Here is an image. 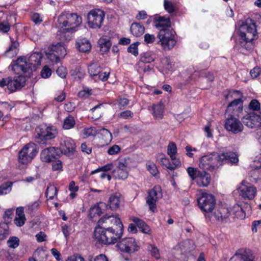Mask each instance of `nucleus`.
Listing matches in <instances>:
<instances>
[{"mask_svg":"<svg viewBox=\"0 0 261 261\" xmlns=\"http://www.w3.org/2000/svg\"><path fill=\"white\" fill-rule=\"evenodd\" d=\"M238 162V155L236 152H213L202 156L199 160V166L204 170L214 171L223 164L229 163L237 164Z\"/></svg>","mask_w":261,"mask_h":261,"instance_id":"nucleus-1","label":"nucleus"},{"mask_svg":"<svg viewBox=\"0 0 261 261\" xmlns=\"http://www.w3.org/2000/svg\"><path fill=\"white\" fill-rule=\"evenodd\" d=\"M82 22V17L76 13L68 12H62L58 19L57 27L59 28L58 36L61 40L69 41L72 34Z\"/></svg>","mask_w":261,"mask_h":261,"instance_id":"nucleus-2","label":"nucleus"},{"mask_svg":"<svg viewBox=\"0 0 261 261\" xmlns=\"http://www.w3.org/2000/svg\"><path fill=\"white\" fill-rule=\"evenodd\" d=\"M239 31L241 40L236 47H238L240 52L244 54V50L248 51L253 48L252 41L258 37L254 20L250 18L247 19L240 26Z\"/></svg>","mask_w":261,"mask_h":261,"instance_id":"nucleus-3","label":"nucleus"},{"mask_svg":"<svg viewBox=\"0 0 261 261\" xmlns=\"http://www.w3.org/2000/svg\"><path fill=\"white\" fill-rule=\"evenodd\" d=\"M42 56L40 52H35L27 58L20 57L17 59L12 65V69L16 74L24 73L30 75L33 69L41 64Z\"/></svg>","mask_w":261,"mask_h":261,"instance_id":"nucleus-4","label":"nucleus"},{"mask_svg":"<svg viewBox=\"0 0 261 261\" xmlns=\"http://www.w3.org/2000/svg\"><path fill=\"white\" fill-rule=\"evenodd\" d=\"M122 233L123 228L96 226L94 236L95 239L100 243L111 244L115 243L121 237Z\"/></svg>","mask_w":261,"mask_h":261,"instance_id":"nucleus-5","label":"nucleus"},{"mask_svg":"<svg viewBox=\"0 0 261 261\" xmlns=\"http://www.w3.org/2000/svg\"><path fill=\"white\" fill-rule=\"evenodd\" d=\"M58 134L57 129L54 126H39L35 129V141L40 144H44L46 142L54 139Z\"/></svg>","mask_w":261,"mask_h":261,"instance_id":"nucleus-6","label":"nucleus"},{"mask_svg":"<svg viewBox=\"0 0 261 261\" xmlns=\"http://www.w3.org/2000/svg\"><path fill=\"white\" fill-rule=\"evenodd\" d=\"M158 37L161 44L164 49H171L176 43L175 32L171 28L160 30Z\"/></svg>","mask_w":261,"mask_h":261,"instance_id":"nucleus-7","label":"nucleus"},{"mask_svg":"<svg viewBox=\"0 0 261 261\" xmlns=\"http://www.w3.org/2000/svg\"><path fill=\"white\" fill-rule=\"evenodd\" d=\"M198 205L200 209L205 213L211 212L214 208L216 201L215 196L212 194L201 193L197 199Z\"/></svg>","mask_w":261,"mask_h":261,"instance_id":"nucleus-8","label":"nucleus"},{"mask_svg":"<svg viewBox=\"0 0 261 261\" xmlns=\"http://www.w3.org/2000/svg\"><path fill=\"white\" fill-rule=\"evenodd\" d=\"M18 74L19 75L14 77L13 80L10 77L4 78L3 84H1V85L4 87L7 86L11 92H14L20 89L24 86L26 81L25 76L29 75H25L24 73Z\"/></svg>","mask_w":261,"mask_h":261,"instance_id":"nucleus-9","label":"nucleus"},{"mask_svg":"<svg viewBox=\"0 0 261 261\" xmlns=\"http://www.w3.org/2000/svg\"><path fill=\"white\" fill-rule=\"evenodd\" d=\"M37 152L36 146L34 143L27 144L19 152V162L23 164H27L32 161Z\"/></svg>","mask_w":261,"mask_h":261,"instance_id":"nucleus-10","label":"nucleus"},{"mask_svg":"<svg viewBox=\"0 0 261 261\" xmlns=\"http://www.w3.org/2000/svg\"><path fill=\"white\" fill-rule=\"evenodd\" d=\"M226 119L225 121V129L233 134H238L243 130V125L237 116L231 114H226Z\"/></svg>","mask_w":261,"mask_h":261,"instance_id":"nucleus-11","label":"nucleus"},{"mask_svg":"<svg viewBox=\"0 0 261 261\" xmlns=\"http://www.w3.org/2000/svg\"><path fill=\"white\" fill-rule=\"evenodd\" d=\"M105 18V13L100 9L92 10L88 15V23L90 28L99 29L101 27Z\"/></svg>","mask_w":261,"mask_h":261,"instance_id":"nucleus-12","label":"nucleus"},{"mask_svg":"<svg viewBox=\"0 0 261 261\" xmlns=\"http://www.w3.org/2000/svg\"><path fill=\"white\" fill-rule=\"evenodd\" d=\"M162 190L159 186H155L149 190L146 198V202L149 210L154 212L156 210L157 201L162 198Z\"/></svg>","mask_w":261,"mask_h":261,"instance_id":"nucleus-13","label":"nucleus"},{"mask_svg":"<svg viewBox=\"0 0 261 261\" xmlns=\"http://www.w3.org/2000/svg\"><path fill=\"white\" fill-rule=\"evenodd\" d=\"M97 226H103L105 228L108 227L123 228V224L120 218L116 216L106 215L99 219Z\"/></svg>","mask_w":261,"mask_h":261,"instance_id":"nucleus-14","label":"nucleus"},{"mask_svg":"<svg viewBox=\"0 0 261 261\" xmlns=\"http://www.w3.org/2000/svg\"><path fill=\"white\" fill-rule=\"evenodd\" d=\"M117 246L121 251L130 253L137 251L139 249L137 242L133 238H124L118 243Z\"/></svg>","mask_w":261,"mask_h":261,"instance_id":"nucleus-15","label":"nucleus"},{"mask_svg":"<svg viewBox=\"0 0 261 261\" xmlns=\"http://www.w3.org/2000/svg\"><path fill=\"white\" fill-rule=\"evenodd\" d=\"M239 194L244 199H252L256 193V189L249 182L243 181L238 188Z\"/></svg>","mask_w":261,"mask_h":261,"instance_id":"nucleus-16","label":"nucleus"},{"mask_svg":"<svg viewBox=\"0 0 261 261\" xmlns=\"http://www.w3.org/2000/svg\"><path fill=\"white\" fill-rule=\"evenodd\" d=\"M242 121L248 127H259L261 126V116L254 112H251L245 115L242 118Z\"/></svg>","mask_w":261,"mask_h":261,"instance_id":"nucleus-17","label":"nucleus"},{"mask_svg":"<svg viewBox=\"0 0 261 261\" xmlns=\"http://www.w3.org/2000/svg\"><path fill=\"white\" fill-rule=\"evenodd\" d=\"M88 72L91 77L95 80H100L102 81L107 80L109 72H102L100 66L97 63H92L88 67Z\"/></svg>","mask_w":261,"mask_h":261,"instance_id":"nucleus-18","label":"nucleus"},{"mask_svg":"<svg viewBox=\"0 0 261 261\" xmlns=\"http://www.w3.org/2000/svg\"><path fill=\"white\" fill-rule=\"evenodd\" d=\"M60 148L63 153L70 156L75 151V144L71 138L64 137L61 139Z\"/></svg>","mask_w":261,"mask_h":261,"instance_id":"nucleus-19","label":"nucleus"},{"mask_svg":"<svg viewBox=\"0 0 261 261\" xmlns=\"http://www.w3.org/2000/svg\"><path fill=\"white\" fill-rule=\"evenodd\" d=\"M59 150L54 147H50L44 149L40 154L42 161L44 162H51L59 155Z\"/></svg>","mask_w":261,"mask_h":261,"instance_id":"nucleus-20","label":"nucleus"},{"mask_svg":"<svg viewBox=\"0 0 261 261\" xmlns=\"http://www.w3.org/2000/svg\"><path fill=\"white\" fill-rule=\"evenodd\" d=\"M115 176L118 179H125L128 175V163L125 159L118 162L117 169L115 172Z\"/></svg>","mask_w":261,"mask_h":261,"instance_id":"nucleus-21","label":"nucleus"},{"mask_svg":"<svg viewBox=\"0 0 261 261\" xmlns=\"http://www.w3.org/2000/svg\"><path fill=\"white\" fill-rule=\"evenodd\" d=\"M230 261H254V256L249 250L241 249L235 253Z\"/></svg>","mask_w":261,"mask_h":261,"instance_id":"nucleus-22","label":"nucleus"},{"mask_svg":"<svg viewBox=\"0 0 261 261\" xmlns=\"http://www.w3.org/2000/svg\"><path fill=\"white\" fill-rule=\"evenodd\" d=\"M230 212L227 208L220 207L215 210L212 216L216 220L221 222H226L228 220Z\"/></svg>","mask_w":261,"mask_h":261,"instance_id":"nucleus-23","label":"nucleus"},{"mask_svg":"<svg viewBox=\"0 0 261 261\" xmlns=\"http://www.w3.org/2000/svg\"><path fill=\"white\" fill-rule=\"evenodd\" d=\"M243 108V101L237 102L232 101L227 106L226 110V114H232L239 117L242 113Z\"/></svg>","mask_w":261,"mask_h":261,"instance_id":"nucleus-24","label":"nucleus"},{"mask_svg":"<svg viewBox=\"0 0 261 261\" xmlns=\"http://www.w3.org/2000/svg\"><path fill=\"white\" fill-rule=\"evenodd\" d=\"M197 176L195 179V181L199 187H207L211 181L210 175L205 171H200L197 173Z\"/></svg>","mask_w":261,"mask_h":261,"instance_id":"nucleus-25","label":"nucleus"},{"mask_svg":"<svg viewBox=\"0 0 261 261\" xmlns=\"http://www.w3.org/2000/svg\"><path fill=\"white\" fill-rule=\"evenodd\" d=\"M173 66V61L169 57H165L161 61L159 70L163 74H168L172 71Z\"/></svg>","mask_w":261,"mask_h":261,"instance_id":"nucleus-26","label":"nucleus"},{"mask_svg":"<svg viewBox=\"0 0 261 261\" xmlns=\"http://www.w3.org/2000/svg\"><path fill=\"white\" fill-rule=\"evenodd\" d=\"M121 196V195L119 193H115L110 197L108 201V206L111 210H117L119 208Z\"/></svg>","mask_w":261,"mask_h":261,"instance_id":"nucleus-27","label":"nucleus"},{"mask_svg":"<svg viewBox=\"0 0 261 261\" xmlns=\"http://www.w3.org/2000/svg\"><path fill=\"white\" fill-rule=\"evenodd\" d=\"M131 220L135 223L142 232L148 234L151 233V229L144 221L135 217H132Z\"/></svg>","mask_w":261,"mask_h":261,"instance_id":"nucleus-28","label":"nucleus"},{"mask_svg":"<svg viewBox=\"0 0 261 261\" xmlns=\"http://www.w3.org/2000/svg\"><path fill=\"white\" fill-rule=\"evenodd\" d=\"M76 46L80 51L84 53L89 51L91 47L89 41L85 38L77 39Z\"/></svg>","mask_w":261,"mask_h":261,"instance_id":"nucleus-29","label":"nucleus"},{"mask_svg":"<svg viewBox=\"0 0 261 261\" xmlns=\"http://www.w3.org/2000/svg\"><path fill=\"white\" fill-rule=\"evenodd\" d=\"M243 95L242 93L239 90H232L228 92V93L225 96V98L227 100L232 99V101L236 102L243 101Z\"/></svg>","mask_w":261,"mask_h":261,"instance_id":"nucleus-30","label":"nucleus"},{"mask_svg":"<svg viewBox=\"0 0 261 261\" xmlns=\"http://www.w3.org/2000/svg\"><path fill=\"white\" fill-rule=\"evenodd\" d=\"M50 48V51L55 52L60 57H64L66 55V47L61 42L53 44Z\"/></svg>","mask_w":261,"mask_h":261,"instance_id":"nucleus-31","label":"nucleus"},{"mask_svg":"<svg viewBox=\"0 0 261 261\" xmlns=\"http://www.w3.org/2000/svg\"><path fill=\"white\" fill-rule=\"evenodd\" d=\"M130 31L133 35L139 37L144 33L145 28L139 23L134 22L132 24Z\"/></svg>","mask_w":261,"mask_h":261,"instance_id":"nucleus-32","label":"nucleus"},{"mask_svg":"<svg viewBox=\"0 0 261 261\" xmlns=\"http://www.w3.org/2000/svg\"><path fill=\"white\" fill-rule=\"evenodd\" d=\"M152 114L156 119H161L163 117L164 106L162 103L160 102L156 105H153L152 107Z\"/></svg>","mask_w":261,"mask_h":261,"instance_id":"nucleus-33","label":"nucleus"},{"mask_svg":"<svg viewBox=\"0 0 261 261\" xmlns=\"http://www.w3.org/2000/svg\"><path fill=\"white\" fill-rule=\"evenodd\" d=\"M103 205V204L101 203L90 208L89 215L93 221H96L95 218L98 217L103 213L101 208Z\"/></svg>","mask_w":261,"mask_h":261,"instance_id":"nucleus-34","label":"nucleus"},{"mask_svg":"<svg viewBox=\"0 0 261 261\" xmlns=\"http://www.w3.org/2000/svg\"><path fill=\"white\" fill-rule=\"evenodd\" d=\"M155 25L160 31L162 29L170 28L171 22L169 18L159 17Z\"/></svg>","mask_w":261,"mask_h":261,"instance_id":"nucleus-35","label":"nucleus"},{"mask_svg":"<svg viewBox=\"0 0 261 261\" xmlns=\"http://www.w3.org/2000/svg\"><path fill=\"white\" fill-rule=\"evenodd\" d=\"M98 133L100 135V138L103 141V143L108 144L111 141L112 135L107 129L105 128L100 129Z\"/></svg>","mask_w":261,"mask_h":261,"instance_id":"nucleus-36","label":"nucleus"},{"mask_svg":"<svg viewBox=\"0 0 261 261\" xmlns=\"http://www.w3.org/2000/svg\"><path fill=\"white\" fill-rule=\"evenodd\" d=\"M18 44L19 43L17 41L12 42L11 45L6 50L5 53V56L10 58L15 56L17 54V48Z\"/></svg>","mask_w":261,"mask_h":261,"instance_id":"nucleus-37","label":"nucleus"},{"mask_svg":"<svg viewBox=\"0 0 261 261\" xmlns=\"http://www.w3.org/2000/svg\"><path fill=\"white\" fill-rule=\"evenodd\" d=\"M250 180L251 182H257L261 179V166L252 169L249 173Z\"/></svg>","mask_w":261,"mask_h":261,"instance_id":"nucleus-38","label":"nucleus"},{"mask_svg":"<svg viewBox=\"0 0 261 261\" xmlns=\"http://www.w3.org/2000/svg\"><path fill=\"white\" fill-rule=\"evenodd\" d=\"M100 51L103 54L109 51L111 43L108 39L100 38L98 41Z\"/></svg>","mask_w":261,"mask_h":261,"instance_id":"nucleus-39","label":"nucleus"},{"mask_svg":"<svg viewBox=\"0 0 261 261\" xmlns=\"http://www.w3.org/2000/svg\"><path fill=\"white\" fill-rule=\"evenodd\" d=\"M58 189L53 185H49L46 190L45 194L47 198L53 199L57 195Z\"/></svg>","mask_w":261,"mask_h":261,"instance_id":"nucleus-40","label":"nucleus"},{"mask_svg":"<svg viewBox=\"0 0 261 261\" xmlns=\"http://www.w3.org/2000/svg\"><path fill=\"white\" fill-rule=\"evenodd\" d=\"M9 234V227L7 223H0V240L5 239Z\"/></svg>","mask_w":261,"mask_h":261,"instance_id":"nucleus-41","label":"nucleus"},{"mask_svg":"<svg viewBox=\"0 0 261 261\" xmlns=\"http://www.w3.org/2000/svg\"><path fill=\"white\" fill-rule=\"evenodd\" d=\"M232 212L234 213V216L238 219H243L245 217V213L242 207L239 205H235Z\"/></svg>","mask_w":261,"mask_h":261,"instance_id":"nucleus-42","label":"nucleus"},{"mask_svg":"<svg viewBox=\"0 0 261 261\" xmlns=\"http://www.w3.org/2000/svg\"><path fill=\"white\" fill-rule=\"evenodd\" d=\"M155 59V56L151 52H146L141 55V61L144 63L153 62Z\"/></svg>","mask_w":261,"mask_h":261,"instance_id":"nucleus-43","label":"nucleus"},{"mask_svg":"<svg viewBox=\"0 0 261 261\" xmlns=\"http://www.w3.org/2000/svg\"><path fill=\"white\" fill-rule=\"evenodd\" d=\"M164 7L165 10L169 13H173L177 10L176 4L168 0H164Z\"/></svg>","mask_w":261,"mask_h":261,"instance_id":"nucleus-44","label":"nucleus"},{"mask_svg":"<svg viewBox=\"0 0 261 261\" xmlns=\"http://www.w3.org/2000/svg\"><path fill=\"white\" fill-rule=\"evenodd\" d=\"M167 153L171 160L175 159V155L177 153V148L175 143L171 142L169 143L167 147Z\"/></svg>","mask_w":261,"mask_h":261,"instance_id":"nucleus-45","label":"nucleus"},{"mask_svg":"<svg viewBox=\"0 0 261 261\" xmlns=\"http://www.w3.org/2000/svg\"><path fill=\"white\" fill-rule=\"evenodd\" d=\"M75 124L74 118L71 116H68L64 121L63 127L65 129H69L72 128Z\"/></svg>","mask_w":261,"mask_h":261,"instance_id":"nucleus-46","label":"nucleus"},{"mask_svg":"<svg viewBox=\"0 0 261 261\" xmlns=\"http://www.w3.org/2000/svg\"><path fill=\"white\" fill-rule=\"evenodd\" d=\"M129 100L126 98H119L114 101V105L117 106L120 109H123L128 105Z\"/></svg>","mask_w":261,"mask_h":261,"instance_id":"nucleus-47","label":"nucleus"},{"mask_svg":"<svg viewBox=\"0 0 261 261\" xmlns=\"http://www.w3.org/2000/svg\"><path fill=\"white\" fill-rule=\"evenodd\" d=\"M12 183L7 182L0 186V195L7 194L11 191Z\"/></svg>","mask_w":261,"mask_h":261,"instance_id":"nucleus-48","label":"nucleus"},{"mask_svg":"<svg viewBox=\"0 0 261 261\" xmlns=\"http://www.w3.org/2000/svg\"><path fill=\"white\" fill-rule=\"evenodd\" d=\"M8 246L11 248H17L19 244V239L16 237H11L7 241Z\"/></svg>","mask_w":261,"mask_h":261,"instance_id":"nucleus-49","label":"nucleus"},{"mask_svg":"<svg viewBox=\"0 0 261 261\" xmlns=\"http://www.w3.org/2000/svg\"><path fill=\"white\" fill-rule=\"evenodd\" d=\"M102 106V104L98 105L93 108L91 109L90 111L93 113L92 118L94 119H97L100 118L101 116V111H99L98 109Z\"/></svg>","mask_w":261,"mask_h":261,"instance_id":"nucleus-50","label":"nucleus"},{"mask_svg":"<svg viewBox=\"0 0 261 261\" xmlns=\"http://www.w3.org/2000/svg\"><path fill=\"white\" fill-rule=\"evenodd\" d=\"M148 250L152 256L154 257L156 259L160 258V254L157 247L153 245H149L148 246Z\"/></svg>","mask_w":261,"mask_h":261,"instance_id":"nucleus-51","label":"nucleus"},{"mask_svg":"<svg viewBox=\"0 0 261 261\" xmlns=\"http://www.w3.org/2000/svg\"><path fill=\"white\" fill-rule=\"evenodd\" d=\"M138 45L139 42H135L131 44L127 48L128 52L131 53L135 56H137L138 55Z\"/></svg>","mask_w":261,"mask_h":261,"instance_id":"nucleus-52","label":"nucleus"},{"mask_svg":"<svg viewBox=\"0 0 261 261\" xmlns=\"http://www.w3.org/2000/svg\"><path fill=\"white\" fill-rule=\"evenodd\" d=\"M96 134L95 128L92 127L86 128L83 130V134L85 138L94 136Z\"/></svg>","mask_w":261,"mask_h":261,"instance_id":"nucleus-53","label":"nucleus"},{"mask_svg":"<svg viewBox=\"0 0 261 261\" xmlns=\"http://www.w3.org/2000/svg\"><path fill=\"white\" fill-rule=\"evenodd\" d=\"M187 171L192 180H195L198 174L197 173H199L200 171L191 167H188Z\"/></svg>","mask_w":261,"mask_h":261,"instance_id":"nucleus-54","label":"nucleus"},{"mask_svg":"<svg viewBox=\"0 0 261 261\" xmlns=\"http://www.w3.org/2000/svg\"><path fill=\"white\" fill-rule=\"evenodd\" d=\"M10 29V24L8 21H3L0 22V32L7 33Z\"/></svg>","mask_w":261,"mask_h":261,"instance_id":"nucleus-55","label":"nucleus"},{"mask_svg":"<svg viewBox=\"0 0 261 261\" xmlns=\"http://www.w3.org/2000/svg\"><path fill=\"white\" fill-rule=\"evenodd\" d=\"M51 74V70L47 66H45L41 71V75L43 78H48Z\"/></svg>","mask_w":261,"mask_h":261,"instance_id":"nucleus-56","label":"nucleus"},{"mask_svg":"<svg viewBox=\"0 0 261 261\" xmlns=\"http://www.w3.org/2000/svg\"><path fill=\"white\" fill-rule=\"evenodd\" d=\"M25 221V217L16 216L14 222L16 226L21 227L24 224Z\"/></svg>","mask_w":261,"mask_h":261,"instance_id":"nucleus-57","label":"nucleus"},{"mask_svg":"<svg viewBox=\"0 0 261 261\" xmlns=\"http://www.w3.org/2000/svg\"><path fill=\"white\" fill-rule=\"evenodd\" d=\"M47 58L52 62L57 63L60 61V57L55 52L50 51L47 54Z\"/></svg>","mask_w":261,"mask_h":261,"instance_id":"nucleus-58","label":"nucleus"},{"mask_svg":"<svg viewBox=\"0 0 261 261\" xmlns=\"http://www.w3.org/2000/svg\"><path fill=\"white\" fill-rule=\"evenodd\" d=\"M133 116V113L129 110L123 111L118 114V117L124 119H128L132 118Z\"/></svg>","mask_w":261,"mask_h":261,"instance_id":"nucleus-59","label":"nucleus"},{"mask_svg":"<svg viewBox=\"0 0 261 261\" xmlns=\"http://www.w3.org/2000/svg\"><path fill=\"white\" fill-rule=\"evenodd\" d=\"M249 107L253 111H258L260 109V103L257 100L253 99L250 101Z\"/></svg>","mask_w":261,"mask_h":261,"instance_id":"nucleus-60","label":"nucleus"},{"mask_svg":"<svg viewBox=\"0 0 261 261\" xmlns=\"http://www.w3.org/2000/svg\"><path fill=\"white\" fill-rule=\"evenodd\" d=\"M147 169L153 175L155 176L159 172L156 166L153 163L148 164L147 165Z\"/></svg>","mask_w":261,"mask_h":261,"instance_id":"nucleus-61","label":"nucleus"},{"mask_svg":"<svg viewBox=\"0 0 261 261\" xmlns=\"http://www.w3.org/2000/svg\"><path fill=\"white\" fill-rule=\"evenodd\" d=\"M120 147L117 145H114L108 150L107 152L110 155L117 154L120 151Z\"/></svg>","mask_w":261,"mask_h":261,"instance_id":"nucleus-62","label":"nucleus"},{"mask_svg":"<svg viewBox=\"0 0 261 261\" xmlns=\"http://www.w3.org/2000/svg\"><path fill=\"white\" fill-rule=\"evenodd\" d=\"M31 19L35 24H39L42 21V17L37 13H34L31 15Z\"/></svg>","mask_w":261,"mask_h":261,"instance_id":"nucleus-63","label":"nucleus"},{"mask_svg":"<svg viewBox=\"0 0 261 261\" xmlns=\"http://www.w3.org/2000/svg\"><path fill=\"white\" fill-rule=\"evenodd\" d=\"M66 261H86L84 257L80 255H73L69 256Z\"/></svg>","mask_w":261,"mask_h":261,"instance_id":"nucleus-64","label":"nucleus"}]
</instances>
